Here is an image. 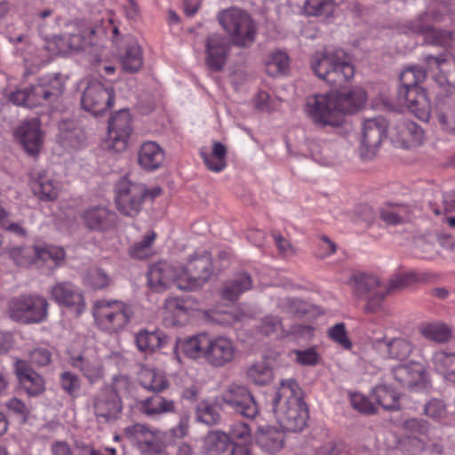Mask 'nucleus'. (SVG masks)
<instances>
[{
  "mask_svg": "<svg viewBox=\"0 0 455 455\" xmlns=\"http://www.w3.org/2000/svg\"><path fill=\"white\" fill-rule=\"evenodd\" d=\"M271 402L275 417L283 431L299 432L306 427L308 411L295 379L282 380Z\"/></svg>",
  "mask_w": 455,
  "mask_h": 455,
  "instance_id": "f257e3e1",
  "label": "nucleus"
},
{
  "mask_svg": "<svg viewBox=\"0 0 455 455\" xmlns=\"http://www.w3.org/2000/svg\"><path fill=\"white\" fill-rule=\"evenodd\" d=\"M184 354L192 359H204L216 368L231 363L237 353L233 340L224 336L210 337L205 333L190 337L181 343Z\"/></svg>",
  "mask_w": 455,
  "mask_h": 455,
  "instance_id": "f03ea898",
  "label": "nucleus"
},
{
  "mask_svg": "<svg viewBox=\"0 0 455 455\" xmlns=\"http://www.w3.org/2000/svg\"><path fill=\"white\" fill-rule=\"evenodd\" d=\"M311 68L314 74L327 84L341 87L355 75L354 66L346 60L341 51L323 50L311 57Z\"/></svg>",
  "mask_w": 455,
  "mask_h": 455,
  "instance_id": "7ed1b4c3",
  "label": "nucleus"
},
{
  "mask_svg": "<svg viewBox=\"0 0 455 455\" xmlns=\"http://www.w3.org/2000/svg\"><path fill=\"white\" fill-rule=\"evenodd\" d=\"M65 90V80L60 74L41 77L36 84L11 92L10 101L17 106L35 108L59 100Z\"/></svg>",
  "mask_w": 455,
  "mask_h": 455,
  "instance_id": "20e7f679",
  "label": "nucleus"
},
{
  "mask_svg": "<svg viewBox=\"0 0 455 455\" xmlns=\"http://www.w3.org/2000/svg\"><path fill=\"white\" fill-rule=\"evenodd\" d=\"M217 18L235 46L249 48L253 44L258 27L247 12L232 7L220 12Z\"/></svg>",
  "mask_w": 455,
  "mask_h": 455,
  "instance_id": "39448f33",
  "label": "nucleus"
},
{
  "mask_svg": "<svg viewBox=\"0 0 455 455\" xmlns=\"http://www.w3.org/2000/svg\"><path fill=\"white\" fill-rule=\"evenodd\" d=\"M92 315L102 331L116 333L123 331L133 316L132 307L117 299H100L94 302Z\"/></svg>",
  "mask_w": 455,
  "mask_h": 455,
  "instance_id": "423d86ee",
  "label": "nucleus"
},
{
  "mask_svg": "<svg viewBox=\"0 0 455 455\" xmlns=\"http://www.w3.org/2000/svg\"><path fill=\"white\" fill-rule=\"evenodd\" d=\"M447 11V6L443 4L438 13L435 12L420 13L414 20L402 24L399 30L406 35H422L424 43L427 44L445 47L451 41V33L435 28L432 21H439L441 15Z\"/></svg>",
  "mask_w": 455,
  "mask_h": 455,
  "instance_id": "0eeeda50",
  "label": "nucleus"
},
{
  "mask_svg": "<svg viewBox=\"0 0 455 455\" xmlns=\"http://www.w3.org/2000/svg\"><path fill=\"white\" fill-rule=\"evenodd\" d=\"M116 204L117 210L129 217L137 216L147 198V188L142 183L132 181L123 177L115 186Z\"/></svg>",
  "mask_w": 455,
  "mask_h": 455,
  "instance_id": "6e6552de",
  "label": "nucleus"
},
{
  "mask_svg": "<svg viewBox=\"0 0 455 455\" xmlns=\"http://www.w3.org/2000/svg\"><path fill=\"white\" fill-rule=\"evenodd\" d=\"M305 110L313 123L317 125L336 127L341 124V118L338 116L334 92L308 96Z\"/></svg>",
  "mask_w": 455,
  "mask_h": 455,
  "instance_id": "1a4fd4ad",
  "label": "nucleus"
},
{
  "mask_svg": "<svg viewBox=\"0 0 455 455\" xmlns=\"http://www.w3.org/2000/svg\"><path fill=\"white\" fill-rule=\"evenodd\" d=\"M180 269L184 280V283H181V285H184L183 291H193L203 286L213 272L210 253L206 251L196 252Z\"/></svg>",
  "mask_w": 455,
  "mask_h": 455,
  "instance_id": "9d476101",
  "label": "nucleus"
},
{
  "mask_svg": "<svg viewBox=\"0 0 455 455\" xmlns=\"http://www.w3.org/2000/svg\"><path fill=\"white\" fill-rule=\"evenodd\" d=\"M123 401L112 390L101 387L92 397V409L99 424H111L121 418Z\"/></svg>",
  "mask_w": 455,
  "mask_h": 455,
  "instance_id": "9b49d317",
  "label": "nucleus"
},
{
  "mask_svg": "<svg viewBox=\"0 0 455 455\" xmlns=\"http://www.w3.org/2000/svg\"><path fill=\"white\" fill-rule=\"evenodd\" d=\"M124 435L134 443L141 453L156 455L164 448V434L161 430L145 424H133L124 429Z\"/></svg>",
  "mask_w": 455,
  "mask_h": 455,
  "instance_id": "f8f14e48",
  "label": "nucleus"
},
{
  "mask_svg": "<svg viewBox=\"0 0 455 455\" xmlns=\"http://www.w3.org/2000/svg\"><path fill=\"white\" fill-rule=\"evenodd\" d=\"M221 402L235 412L247 419H254L259 407L250 390L235 383L228 385L220 395Z\"/></svg>",
  "mask_w": 455,
  "mask_h": 455,
  "instance_id": "ddd939ff",
  "label": "nucleus"
},
{
  "mask_svg": "<svg viewBox=\"0 0 455 455\" xmlns=\"http://www.w3.org/2000/svg\"><path fill=\"white\" fill-rule=\"evenodd\" d=\"M114 100L115 91L111 85L91 81L84 91L81 102L86 111L98 116L108 110L113 105Z\"/></svg>",
  "mask_w": 455,
  "mask_h": 455,
  "instance_id": "4468645a",
  "label": "nucleus"
},
{
  "mask_svg": "<svg viewBox=\"0 0 455 455\" xmlns=\"http://www.w3.org/2000/svg\"><path fill=\"white\" fill-rule=\"evenodd\" d=\"M148 283L156 292L164 291L172 286L183 291L181 283H184L180 267L172 266L166 261H159L149 267L148 271Z\"/></svg>",
  "mask_w": 455,
  "mask_h": 455,
  "instance_id": "2eb2a0df",
  "label": "nucleus"
},
{
  "mask_svg": "<svg viewBox=\"0 0 455 455\" xmlns=\"http://www.w3.org/2000/svg\"><path fill=\"white\" fill-rule=\"evenodd\" d=\"M387 122L381 116L366 120L363 124L361 156L370 158L375 155L387 132Z\"/></svg>",
  "mask_w": 455,
  "mask_h": 455,
  "instance_id": "dca6fc26",
  "label": "nucleus"
},
{
  "mask_svg": "<svg viewBox=\"0 0 455 455\" xmlns=\"http://www.w3.org/2000/svg\"><path fill=\"white\" fill-rule=\"evenodd\" d=\"M372 349L383 359L403 361L414 349L413 344L404 338H382L371 341Z\"/></svg>",
  "mask_w": 455,
  "mask_h": 455,
  "instance_id": "f3484780",
  "label": "nucleus"
},
{
  "mask_svg": "<svg viewBox=\"0 0 455 455\" xmlns=\"http://www.w3.org/2000/svg\"><path fill=\"white\" fill-rule=\"evenodd\" d=\"M132 132V117L127 109H121L111 116L108 138L115 150L123 151L126 148Z\"/></svg>",
  "mask_w": 455,
  "mask_h": 455,
  "instance_id": "a211bd4d",
  "label": "nucleus"
},
{
  "mask_svg": "<svg viewBox=\"0 0 455 455\" xmlns=\"http://www.w3.org/2000/svg\"><path fill=\"white\" fill-rule=\"evenodd\" d=\"M392 142L396 147L411 148L423 143L424 132L416 123L403 119L390 129Z\"/></svg>",
  "mask_w": 455,
  "mask_h": 455,
  "instance_id": "6ab92c4d",
  "label": "nucleus"
},
{
  "mask_svg": "<svg viewBox=\"0 0 455 455\" xmlns=\"http://www.w3.org/2000/svg\"><path fill=\"white\" fill-rule=\"evenodd\" d=\"M391 373L397 383L408 388L425 387L427 382L426 367L417 361L393 367Z\"/></svg>",
  "mask_w": 455,
  "mask_h": 455,
  "instance_id": "aec40b11",
  "label": "nucleus"
},
{
  "mask_svg": "<svg viewBox=\"0 0 455 455\" xmlns=\"http://www.w3.org/2000/svg\"><path fill=\"white\" fill-rule=\"evenodd\" d=\"M230 43L228 38L220 34L210 35L205 43L206 65L211 71H220L226 63Z\"/></svg>",
  "mask_w": 455,
  "mask_h": 455,
  "instance_id": "412c9836",
  "label": "nucleus"
},
{
  "mask_svg": "<svg viewBox=\"0 0 455 455\" xmlns=\"http://www.w3.org/2000/svg\"><path fill=\"white\" fill-rule=\"evenodd\" d=\"M51 298L60 306L76 310L81 314L85 308L84 296L72 283L65 281L54 284L50 289Z\"/></svg>",
  "mask_w": 455,
  "mask_h": 455,
  "instance_id": "4be33fe9",
  "label": "nucleus"
},
{
  "mask_svg": "<svg viewBox=\"0 0 455 455\" xmlns=\"http://www.w3.org/2000/svg\"><path fill=\"white\" fill-rule=\"evenodd\" d=\"M398 99L419 119L422 121L429 119L430 103L426 92L421 87H412L411 89L399 88Z\"/></svg>",
  "mask_w": 455,
  "mask_h": 455,
  "instance_id": "5701e85b",
  "label": "nucleus"
},
{
  "mask_svg": "<svg viewBox=\"0 0 455 455\" xmlns=\"http://www.w3.org/2000/svg\"><path fill=\"white\" fill-rule=\"evenodd\" d=\"M15 374L21 389L29 396H37L45 390L44 378L34 371L24 360H17L14 363Z\"/></svg>",
  "mask_w": 455,
  "mask_h": 455,
  "instance_id": "b1692460",
  "label": "nucleus"
},
{
  "mask_svg": "<svg viewBox=\"0 0 455 455\" xmlns=\"http://www.w3.org/2000/svg\"><path fill=\"white\" fill-rule=\"evenodd\" d=\"M82 220L88 229L104 232L116 225V214L103 206H92L83 212Z\"/></svg>",
  "mask_w": 455,
  "mask_h": 455,
  "instance_id": "393cba45",
  "label": "nucleus"
},
{
  "mask_svg": "<svg viewBox=\"0 0 455 455\" xmlns=\"http://www.w3.org/2000/svg\"><path fill=\"white\" fill-rule=\"evenodd\" d=\"M159 394L155 393V395L139 401L137 403L139 411L150 419H157L164 414L175 412L176 402Z\"/></svg>",
  "mask_w": 455,
  "mask_h": 455,
  "instance_id": "a878e982",
  "label": "nucleus"
},
{
  "mask_svg": "<svg viewBox=\"0 0 455 455\" xmlns=\"http://www.w3.org/2000/svg\"><path fill=\"white\" fill-rule=\"evenodd\" d=\"M16 136L28 155L36 156L42 146V133L36 120L23 123L16 131Z\"/></svg>",
  "mask_w": 455,
  "mask_h": 455,
  "instance_id": "bb28decb",
  "label": "nucleus"
},
{
  "mask_svg": "<svg viewBox=\"0 0 455 455\" xmlns=\"http://www.w3.org/2000/svg\"><path fill=\"white\" fill-rule=\"evenodd\" d=\"M70 365L78 370L90 384H94L104 378V368L96 356H71Z\"/></svg>",
  "mask_w": 455,
  "mask_h": 455,
  "instance_id": "cd10ccee",
  "label": "nucleus"
},
{
  "mask_svg": "<svg viewBox=\"0 0 455 455\" xmlns=\"http://www.w3.org/2000/svg\"><path fill=\"white\" fill-rule=\"evenodd\" d=\"M255 442L263 451L273 454L282 449L284 434L275 427H259L255 433Z\"/></svg>",
  "mask_w": 455,
  "mask_h": 455,
  "instance_id": "c85d7f7f",
  "label": "nucleus"
},
{
  "mask_svg": "<svg viewBox=\"0 0 455 455\" xmlns=\"http://www.w3.org/2000/svg\"><path fill=\"white\" fill-rule=\"evenodd\" d=\"M335 93V104L337 106L338 116L345 114H353L358 111L366 100V92L362 88H355L347 93Z\"/></svg>",
  "mask_w": 455,
  "mask_h": 455,
  "instance_id": "c756f323",
  "label": "nucleus"
},
{
  "mask_svg": "<svg viewBox=\"0 0 455 455\" xmlns=\"http://www.w3.org/2000/svg\"><path fill=\"white\" fill-rule=\"evenodd\" d=\"M164 160L163 148L154 141L144 142L138 152V164L145 171L159 169Z\"/></svg>",
  "mask_w": 455,
  "mask_h": 455,
  "instance_id": "7c9ffc66",
  "label": "nucleus"
},
{
  "mask_svg": "<svg viewBox=\"0 0 455 455\" xmlns=\"http://www.w3.org/2000/svg\"><path fill=\"white\" fill-rule=\"evenodd\" d=\"M251 286V275L245 272L238 273L224 283L221 295L225 299L235 301L242 293L249 291Z\"/></svg>",
  "mask_w": 455,
  "mask_h": 455,
  "instance_id": "2f4dec72",
  "label": "nucleus"
},
{
  "mask_svg": "<svg viewBox=\"0 0 455 455\" xmlns=\"http://www.w3.org/2000/svg\"><path fill=\"white\" fill-rule=\"evenodd\" d=\"M231 443V437L225 432L210 431L204 439L203 452L204 455H222Z\"/></svg>",
  "mask_w": 455,
  "mask_h": 455,
  "instance_id": "473e14b6",
  "label": "nucleus"
},
{
  "mask_svg": "<svg viewBox=\"0 0 455 455\" xmlns=\"http://www.w3.org/2000/svg\"><path fill=\"white\" fill-rule=\"evenodd\" d=\"M135 342L140 351L152 354L167 342V337L160 331H140L135 336Z\"/></svg>",
  "mask_w": 455,
  "mask_h": 455,
  "instance_id": "72a5a7b5",
  "label": "nucleus"
},
{
  "mask_svg": "<svg viewBox=\"0 0 455 455\" xmlns=\"http://www.w3.org/2000/svg\"><path fill=\"white\" fill-rule=\"evenodd\" d=\"M139 382L143 388L153 393H162L170 385L162 371L152 368H144L140 371Z\"/></svg>",
  "mask_w": 455,
  "mask_h": 455,
  "instance_id": "f704fd0d",
  "label": "nucleus"
},
{
  "mask_svg": "<svg viewBox=\"0 0 455 455\" xmlns=\"http://www.w3.org/2000/svg\"><path fill=\"white\" fill-rule=\"evenodd\" d=\"M307 148L312 158L323 165L331 164L336 158V147L330 141L312 140L307 142Z\"/></svg>",
  "mask_w": 455,
  "mask_h": 455,
  "instance_id": "c9c22d12",
  "label": "nucleus"
},
{
  "mask_svg": "<svg viewBox=\"0 0 455 455\" xmlns=\"http://www.w3.org/2000/svg\"><path fill=\"white\" fill-rule=\"evenodd\" d=\"M121 64L123 68L129 73H136L142 68V51L137 42L131 40L128 43L125 52L121 57Z\"/></svg>",
  "mask_w": 455,
  "mask_h": 455,
  "instance_id": "e433bc0d",
  "label": "nucleus"
},
{
  "mask_svg": "<svg viewBox=\"0 0 455 455\" xmlns=\"http://www.w3.org/2000/svg\"><path fill=\"white\" fill-rule=\"evenodd\" d=\"M349 284L354 288L355 293L358 297L371 293L381 286L378 277L361 272L355 273L351 276Z\"/></svg>",
  "mask_w": 455,
  "mask_h": 455,
  "instance_id": "4c0bfd02",
  "label": "nucleus"
},
{
  "mask_svg": "<svg viewBox=\"0 0 455 455\" xmlns=\"http://www.w3.org/2000/svg\"><path fill=\"white\" fill-rule=\"evenodd\" d=\"M27 324L38 323L46 320L48 315V302L39 295H28Z\"/></svg>",
  "mask_w": 455,
  "mask_h": 455,
  "instance_id": "58836bf2",
  "label": "nucleus"
},
{
  "mask_svg": "<svg viewBox=\"0 0 455 455\" xmlns=\"http://www.w3.org/2000/svg\"><path fill=\"white\" fill-rule=\"evenodd\" d=\"M419 332L427 339L439 344L446 343L451 338V328L442 323L423 324L419 329Z\"/></svg>",
  "mask_w": 455,
  "mask_h": 455,
  "instance_id": "ea45409f",
  "label": "nucleus"
},
{
  "mask_svg": "<svg viewBox=\"0 0 455 455\" xmlns=\"http://www.w3.org/2000/svg\"><path fill=\"white\" fill-rule=\"evenodd\" d=\"M33 191L35 195L44 200H54L58 196V187L53 179L46 173L39 172L36 180L33 183Z\"/></svg>",
  "mask_w": 455,
  "mask_h": 455,
  "instance_id": "a19ab883",
  "label": "nucleus"
},
{
  "mask_svg": "<svg viewBox=\"0 0 455 455\" xmlns=\"http://www.w3.org/2000/svg\"><path fill=\"white\" fill-rule=\"evenodd\" d=\"M372 395L377 403L387 411H398L400 409L397 393L387 386H377L372 391Z\"/></svg>",
  "mask_w": 455,
  "mask_h": 455,
  "instance_id": "79ce46f5",
  "label": "nucleus"
},
{
  "mask_svg": "<svg viewBox=\"0 0 455 455\" xmlns=\"http://www.w3.org/2000/svg\"><path fill=\"white\" fill-rule=\"evenodd\" d=\"M188 314L184 300L171 297L164 303V320L172 325L178 324Z\"/></svg>",
  "mask_w": 455,
  "mask_h": 455,
  "instance_id": "37998d69",
  "label": "nucleus"
},
{
  "mask_svg": "<svg viewBox=\"0 0 455 455\" xmlns=\"http://www.w3.org/2000/svg\"><path fill=\"white\" fill-rule=\"evenodd\" d=\"M380 218L387 225H399L409 219V210L405 205H387L380 210Z\"/></svg>",
  "mask_w": 455,
  "mask_h": 455,
  "instance_id": "c03bdc74",
  "label": "nucleus"
},
{
  "mask_svg": "<svg viewBox=\"0 0 455 455\" xmlns=\"http://www.w3.org/2000/svg\"><path fill=\"white\" fill-rule=\"evenodd\" d=\"M290 60L286 52H275L268 56L266 71L271 76L283 74L289 68Z\"/></svg>",
  "mask_w": 455,
  "mask_h": 455,
  "instance_id": "a18cd8bd",
  "label": "nucleus"
},
{
  "mask_svg": "<svg viewBox=\"0 0 455 455\" xmlns=\"http://www.w3.org/2000/svg\"><path fill=\"white\" fill-rule=\"evenodd\" d=\"M432 363L442 374H455V354L438 350L433 354Z\"/></svg>",
  "mask_w": 455,
  "mask_h": 455,
  "instance_id": "49530a36",
  "label": "nucleus"
},
{
  "mask_svg": "<svg viewBox=\"0 0 455 455\" xmlns=\"http://www.w3.org/2000/svg\"><path fill=\"white\" fill-rule=\"evenodd\" d=\"M272 377V369L265 362L254 363L247 370L249 380L259 386L267 384Z\"/></svg>",
  "mask_w": 455,
  "mask_h": 455,
  "instance_id": "de8ad7c7",
  "label": "nucleus"
},
{
  "mask_svg": "<svg viewBox=\"0 0 455 455\" xmlns=\"http://www.w3.org/2000/svg\"><path fill=\"white\" fill-rule=\"evenodd\" d=\"M427 76V71L424 68L419 66L409 67L400 75L402 86L400 88L411 89L419 87L418 84L423 82Z\"/></svg>",
  "mask_w": 455,
  "mask_h": 455,
  "instance_id": "09e8293b",
  "label": "nucleus"
},
{
  "mask_svg": "<svg viewBox=\"0 0 455 455\" xmlns=\"http://www.w3.org/2000/svg\"><path fill=\"white\" fill-rule=\"evenodd\" d=\"M28 307V295L15 297L9 302V315L16 322L27 324Z\"/></svg>",
  "mask_w": 455,
  "mask_h": 455,
  "instance_id": "8fccbe9b",
  "label": "nucleus"
},
{
  "mask_svg": "<svg viewBox=\"0 0 455 455\" xmlns=\"http://www.w3.org/2000/svg\"><path fill=\"white\" fill-rule=\"evenodd\" d=\"M424 413L438 423H443L448 418L446 404L443 400L433 398L424 406Z\"/></svg>",
  "mask_w": 455,
  "mask_h": 455,
  "instance_id": "3c124183",
  "label": "nucleus"
},
{
  "mask_svg": "<svg viewBox=\"0 0 455 455\" xmlns=\"http://www.w3.org/2000/svg\"><path fill=\"white\" fill-rule=\"evenodd\" d=\"M257 328L260 333L266 336L280 335L283 331L281 318L274 315L262 317Z\"/></svg>",
  "mask_w": 455,
  "mask_h": 455,
  "instance_id": "603ef678",
  "label": "nucleus"
},
{
  "mask_svg": "<svg viewBox=\"0 0 455 455\" xmlns=\"http://www.w3.org/2000/svg\"><path fill=\"white\" fill-rule=\"evenodd\" d=\"M210 322L220 326H231L239 321V316L233 311L227 309H212L206 313Z\"/></svg>",
  "mask_w": 455,
  "mask_h": 455,
  "instance_id": "864d4df0",
  "label": "nucleus"
},
{
  "mask_svg": "<svg viewBox=\"0 0 455 455\" xmlns=\"http://www.w3.org/2000/svg\"><path fill=\"white\" fill-rule=\"evenodd\" d=\"M416 253L427 259H434L435 257L442 255V251L437 248L435 236L419 238L416 242Z\"/></svg>",
  "mask_w": 455,
  "mask_h": 455,
  "instance_id": "5fc2aeb1",
  "label": "nucleus"
},
{
  "mask_svg": "<svg viewBox=\"0 0 455 455\" xmlns=\"http://www.w3.org/2000/svg\"><path fill=\"white\" fill-rule=\"evenodd\" d=\"M196 418L199 421L211 426L219 422L220 415L214 405L201 402L196 407Z\"/></svg>",
  "mask_w": 455,
  "mask_h": 455,
  "instance_id": "6e6d98bb",
  "label": "nucleus"
},
{
  "mask_svg": "<svg viewBox=\"0 0 455 455\" xmlns=\"http://www.w3.org/2000/svg\"><path fill=\"white\" fill-rule=\"evenodd\" d=\"M35 253L39 259L44 262L52 260L56 265L61 264L65 259L64 250L57 246L36 247Z\"/></svg>",
  "mask_w": 455,
  "mask_h": 455,
  "instance_id": "4d7b16f0",
  "label": "nucleus"
},
{
  "mask_svg": "<svg viewBox=\"0 0 455 455\" xmlns=\"http://www.w3.org/2000/svg\"><path fill=\"white\" fill-rule=\"evenodd\" d=\"M156 238V234L151 232L146 235L140 242L134 243L129 249L131 257L138 259H145L149 254V249Z\"/></svg>",
  "mask_w": 455,
  "mask_h": 455,
  "instance_id": "13d9d810",
  "label": "nucleus"
},
{
  "mask_svg": "<svg viewBox=\"0 0 455 455\" xmlns=\"http://www.w3.org/2000/svg\"><path fill=\"white\" fill-rule=\"evenodd\" d=\"M61 388L70 396L76 397L81 387L80 378L71 372L64 371L60 376Z\"/></svg>",
  "mask_w": 455,
  "mask_h": 455,
  "instance_id": "bf43d9fd",
  "label": "nucleus"
},
{
  "mask_svg": "<svg viewBox=\"0 0 455 455\" xmlns=\"http://www.w3.org/2000/svg\"><path fill=\"white\" fill-rule=\"evenodd\" d=\"M334 0H306L305 12L308 16H321L331 12Z\"/></svg>",
  "mask_w": 455,
  "mask_h": 455,
  "instance_id": "052dcab7",
  "label": "nucleus"
},
{
  "mask_svg": "<svg viewBox=\"0 0 455 455\" xmlns=\"http://www.w3.org/2000/svg\"><path fill=\"white\" fill-rule=\"evenodd\" d=\"M295 360L304 366H315L319 363L321 359L315 347H311L302 350H294Z\"/></svg>",
  "mask_w": 455,
  "mask_h": 455,
  "instance_id": "680f3d73",
  "label": "nucleus"
},
{
  "mask_svg": "<svg viewBox=\"0 0 455 455\" xmlns=\"http://www.w3.org/2000/svg\"><path fill=\"white\" fill-rule=\"evenodd\" d=\"M329 338L346 349H350L352 343L347 337L345 323H339L328 330Z\"/></svg>",
  "mask_w": 455,
  "mask_h": 455,
  "instance_id": "e2e57ef3",
  "label": "nucleus"
},
{
  "mask_svg": "<svg viewBox=\"0 0 455 455\" xmlns=\"http://www.w3.org/2000/svg\"><path fill=\"white\" fill-rule=\"evenodd\" d=\"M352 407L360 413L371 415L377 412L374 403L365 395L361 394H354L350 396Z\"/></svg>",
  "mask_w": 455,
  "mask_h": 455,
  "instance_id": "0e129e2a",
  "label": "nucleus"
},
{
  "mask_svg": "<svg viewBox=\"0 0 455 455\" xmlns=\"http://www.w3.org/2000/svg\"><path fill=\"white\" fill-rule=\"evenodd\" d=\"M88 285L95 290L104 289L110 283V277L100 268L92 270L85 278Z\"/></svg>",
  "mask_w": 455,
  "mask_h": 455,
  "instance_id": "69168bd1",
  "label": "nucleus"
},
{
  "mask_svg": "<svg viewBox=\"0 0 455 455\" xmlns=\"http://www.w3.org/2000/svg\"><path fill=\"white\" fill-rule=\"evenodd\" d=\"M132 387L131 379L127 375H116L110 384L103 386L106 389L112 390L117 395L129 392Z\"/></svg>",
  "mask_w": 455,
  "mask_h": 455,
  "instance_id": "338daca9",
  "label": "nucleus"
},
{
  "mask_svg": "<svg viewBox=\"0 0 455 455\" xmlns=\"http://www.w3.org/2000/svg\"><path fill=\"white\" fill-rule=\"evenodd\" d=\"M315 455H348L342 443L330 439L319 446Z\"/></svg>",
  "mask_w": 455,
  "mask_h": 455,
  "instance_id": "774afa93",
  "label": "nucleus"
}]
</instances>
